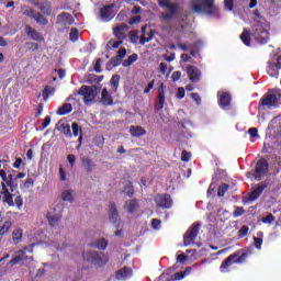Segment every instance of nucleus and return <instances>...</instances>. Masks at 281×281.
I'll return each instance as SVG.
<instances>
[{
	"label": "nucleus",
	"mask_w": 281,
	"mask_h": 281,
	"mask_svg": "<svg viewBox=\"0 0 281 281\" xmlns=\"http://www.w3.org/2000/svg\"><path fill=\"white\" fill-rule=\"evenodd\" d=\"M215 0H192L190 8L196 14H214L216 12Z\"/></svg>",
	"instance_id": "obj_1"
},
{
	"label": "nucleus",
	"mask_w": 281,
	"mask_h": 281,
	"mask_svg": "<svg viewBox=\"0 0 281 281\" xmlns=\"http://www.w3.org/2000/svg\"><path fill=\"white\" fill-rule=\"evenodd\" d=\"M19 188V183L16 180H7L1 182V194L4 196V203H8L10 207H14V194L12 192H16Z\"/></svg>",
	"instance_id": "obj_2"
},
{
	"label": "nucleus",
	"mask_w": 281,
	"mask_h": 281,
	"mask_svg": "<svg viewBox=\"0 0 281 281\" xmlns=\"http://www.w3.org/2000/svg\"><path fill=\"white\" fill-rule=\"evenodd\" d=\"M82 256L86 262H90V265H93L94 267H104L106 262H109V257L103 252L83 251Z\"/></svg>",
	"instance_id": "obj_3"
},
{
	"label": "nucleus",
	"mask_w": 281,
	"mask_h": 281,
	"mask_svg": "<svg viewBox=\"0 0 281 281\" xmlns=\"http://www.w3.org/2000/svg\"><path fill=\"white\" fill-rule=\"evenodd\" d=\"M153 38H155V30L148 27V25H144L140 29V35L133 34L131 41L139 45H146V43H150Z\"/></svg>",
	"instance_id": "obj_4"
},
{
	"label": "nucleus",
	"mask_w": 281,
	"mask_h": 281,
	"mask_svg": "<svg viewBox=\"0 0 281 281\" xmlns=\"http://www.w3.org/2000/svg\"><path fill=\"white\" fill-rule=\"evenodd\" d=\"M247 258V254H241V256H238L237 252L227 257V259H225L221 267H220V271L222 273H227V271H229V267L231 265H240L244 260H246Z\"/></svg>",
	"instance_id": "obj_5"
},
{
	"label": "nucleus",
	"mask_w": 281,
	"mask_h": 281,
	"mask_svg": "<svg viewBox=\"0 0 281 281\" xmlns=\"http://www.w3.org/2000/svg\"><path fill=\"white\" fill-rule=\"evenodd\" d=\"M280 54L272 55L271 59L268 63L267 72L271 78H278L281 69V49L279 48Z\"/></svg>",
	"instance_id": "obj_6"
},
{
	"label": "nucleus",
	"mask_w": 281,
	"mask_h": 281,
	"mask_svg": "<svg viewBox=\"0 0 281 281\" xmlns=\"http://www.w3.org/2000/svg\"><path fill=\"white\" fill-rule=\"evenodd\" d=\"M34 247H36V244H31L24 247L22 250L15 251L14 256L9 261L10 267H14L15 265H19V262H24V260H27L25 254H32L34 251Z\"/></svg>",
	"instance_id": "obj_7"
},
{
	"label": "nucleus",
	"mask_w": 281,
	"mask_h": 281,
	"mask_svg": "<svg viewBox=\"0 0 281 281\" xmlns=\"http://www.w3.org/2000/svg\"><path fill=\"white\" fill-rule=\"evenodd\" d=\"M78 95L83 97V102L86 104H91L93 100H95V95H98V88L97 87H89V86H82L78 90Z\"/></svg>",
	"instance_id": "obj_8"
},
{
	"label": "nucleus",
	"mask_w": 281,
	"mask_h": 281,
	"mask_svg": "<svg viewBox=\"0 0 281 281\" xmlns=\"http://www.w3.org/2000/svg\"><path fill=\"white\" fill-rule=\"evenodd\" d=\"M160 8L167 9L166 12H162L160 14V19L165 23H170V21H172V19L177 14V10H179V4L172 3V1H168L167 4L160 5Z\"/></svg>",
	"instance_id": "obj_9"
},
{
	"label": "nucleus",
	"mask_w": 281,
	"mask_h": 281,
	"mask_svg": "<svg viewBox=\"0 0 281 281\" xmlns=\"http://www.w3.org/2000/svg\"><path fill=\"white\" fill-rule=\"evenodd\" d=\"M254 37L257 43H260V45H266V43H269V30L267 26L258 24L254 29Z\"/></svg>",
	"instance_id": "obj_10"
},
{
	"label": "nucleus",
	"mask_w": 281,
	"mask_h": 281,
	"mask_svg": "<svg viewBox=\"0 0 281 281\" xmlns=\"http://www.w3.org/2000/svg\"><path fill=\"white\" fill-rule=\"evenodd\" d=\"M199 229L200 225L199 224H193L184 234L183 241H184V247H188V245H192L194 243V239L196 236H199Z\"/></svg>",
	"instance_id": "obj_11"
},
{
	"label": "nucleus",
	"mask_w": 281,
	"mask_h": 281,
	"mask_svg": "<svg viewBox=\"0 0 281 281\" xmlns=\"http://www.w3.org/2000/svg\"><path fill=\"white\" fill-rule=\"evenodd\" d=\"M23 14H25V16H29L30 19H34L36 23H38V25H47V23H49V21H47V18L43 16V14L38 12H35L31 8L24 9Z\"/></svg>",
	"instance_id": "obj_12"
},
{
	"label": "nucleus",
	"mask_w": 281,
	"mask_h": 281,
	"mask_svg": "<svg viewBox=\"0 0 281 281\" xmlns=\"http://www.w3.org/2000/svg\"><path fill=\"white\" fill-rule=\"evenodd\" d=\"M156 205L164 210H170L172 207V198L169 194H158L155 196Z\"/></svg>",
	"instance_id": "obj_13"
},
{
	"label": "nucleus",
	"mask_w": 281,
	"mask_h": 281,
	"mask_svg": "<svg viewBox=\"0 0 281 281\" xmlns=\"http://www.w3.org/2000/svg\"><path fill=\"white\" fill-rule=\"evenodd\" d=\"M267 170H269V165L267 164V160L266 159H260L256 165L255 179L257 181H260V177H263V175H267Z\"/></svg>",
	"instance_id": "obj_14"
},
{
	"label": "nucleus",
	"mask_w": 281,
	"mask_h": 281,
	"mask_svg": "<svg viewBox=\"0 0 281 281\" xmlns=\"http://www.w3.org/2000/svg\"><path fill=\"white\" fill-rule=\"evenodd\" d=\"M47 218H48L49 225H52V227H56L58 223H60L63 215L60 214V211H57L56 209H52L47 214Z\"/></svg>",
	"instance_id": "obj_15"
},
{
	"label": "nucleus",
	"mask_w": 281,
	"mask_h": 281,
	"mask_svg": "<svg viewBox=\"0 0 281 281\" xmlns=\"http://www.w3.org/2000/svg\"><path fill=\"white\" fill-rule=\"evenodd\" d=\"M100 16L101 21H103L104 23H109V21H111L113 16H115V12L113 11V4L102 8Z\"/></svg>",
	"instance_id": "obj_16"
},
{
	"label": "nucleus",
	"mask_w": 281,
	"mask_h": 281,
	"mask_svg": "<svg viewBox=\"0 0 281 281\" xmlns=\"http://www.w3.org/2000/svg\"><path fill=\"white\" fill-rule=\"evenodd\" d=\"M57 23L64 27H67V25H74V16L64 12L57 16Z\"/></svg>",
	"instance_id": "obj_17"
},
{
	"label": "nucleus",
	"mask_w": 281,
	"mask_h": 281,
	"mask_svg": "<svg viewBox=\"0 0 281 281\" xmlns=\"http://www.w3.org/2000/svg\"><path fill=\"white\" fill-rule=\"evenodd\" d=\"M218 104L222 109H227L232 102V95L227 92H218Z\"/></svg>",
	"instance_id": "obj_18"
},
{
	"label": "nucleus",
	"mask_w": 281,
	"mask_h": 281,
	"mask_svg": "<svg viewBox=\"0 0 281 281\" xmlns=\"http://www.w3.org/2000/svg\"><path fill=\"white\" fill-rule=\"evenodd\" d=\"M187 74L191 82H199L201 80V70L194 66H188Z\"/></svg>",
	"instance_id": "obj_19"
},
{
	"label": "nucleus",
	"mask_w": 281,
	"mask_h": 281,
	"mask_svg": "<svg viewBox=\"0 0 281 281\" xmlns=\"http://www.w3.org/2000/svg\"><path fill=\"white\" fill-rule=\"evenodd\" d=\"M261 104L263 106H268L271 109V106H276L278 104V95L276 93H268L262 100Z\"/></svg>",
	"instance_id": "obj_20"
},
{
	"label": "nucleus",
	"mask_w": 281,
	"mask_h": 281,
	"mask_svg": "<svg viewBox=\"0 0 281 281\" xmlns=\"http://www.w3.org/2000/svg\"><path fill=\"white\" fill-rule=\"evenodd\" d=\"M125 57H126V48H121L117 50L116 56L112 58L110 63L113 67H120V65L124 63Z\"/></svg>",
	"instance_id": "obj_21"
},
{
	"label": "nucleus",
	"mask_w": 281,
	"mask_h": 281,
	"mask_svg": "<svg viewBox=\"0 0 281 281\" xmlns=\"http://www.w3.org/2000/svg\"><path fill=\"white\" fill-rule=\"evenodd\" d=\"M109 217L113 225L120 227V215L117 214V207L115 206V203H110Z\"/></svg>",
	"instance_id": "obj_22"
},
{
	"label": "nucleus",
	"mask_w": 281,
	"mask_h": 281,
	"mask_svg": "<svg viewBox=\"0 0 281 281\" xmlns=\"http://www.w3.org/2000/svg\"><path fill=\"white\" fill-rule=\"evenodd\" d=\"M165 104H166V92L164 91V85H161L158 88V99L155 106L156 111H161Z\"/></svg>",
	"instance_id": "obj_23"
},
{
	"label": "nucleus",
	"mask_w": 281,
	"mask_h": 281,
	"mask_svg": "<svg viewBox=\"0 0 281 281\" xmlns=\"http://www.w3.org/2000/svg\"><path fill=\"white\" fill-rule=\"evenodd\" d=\"M123 207L127 214H135L139 210V203L137 200H127Z\"/></svg>",
	"instance_id": "obj_24"
},
{
	"label": "nucleus",
	"mask_w": 281,
	"mask_h": 281,
	"mask_svg": "<svg viewBox=\"0 0 281 281\" xmlns=\"http://www.w3.org/2000/svg\"><path fill=\"white\" fill-rule=\"evenodd\" d=\"M25 32H26L27 36H30V38H32V41H37V43H43V41H45L43 35H41V33H38L36 30L32 29V26H30V25H27L25 27Z\"/></svg>",
	"instance_id": "obj_25"
},
{
	"label": "nucleus",
	"mask_w": 281,
	"mask_h": 281,
	"mask_svg": "<svg viewBox=\"0 0 281 281\" xmlns=\"http://www.w3.org/2000/svg\"><path fill=\"white\" fill-rule=\"evenodd\" d=\"M57 131L64 133L67 137H72L71 126L66 121H59L56 125Z\"/></svg>",
	"instance_id": "obj_26"
},
{
	"label": "nucleus",
	"mask_w": 281,
	"mask_h": 281,
	"mask_svg": "<svg viewBox=\"0 0 281 281\" xmlns=\"http://www.w3.org/2000/svg\"><path fill=\"white\" fill-rule=\"evenodd\" d=\"M132 276H133V270H131V268L124 267L116 272V280L125 281V280H128V278H131Z\"/></svg>",
	"instance_id": "obj_27"
},
{
	"label": "nucleus",
	"mask_w": 281,
	"mask_h": 281,
	"mask_svg": "<svg viewBox=\"0 0 281 281\" xmlns=\"http://www.w3.org/2000/svg\"><path fill=\"white\" fill-rule=\"evenodd\" d=\"M100 102L104 106H111L113 104V98L111 97V94L109 93V90H106V88H104L101 92Z\"/></svg>",
	"instance_id": "obj_28"
},
{
	"label": "nucleus",
	"mask_w": 281,
	"mask_h": 281,
	"mask_svg": "<svg viewBox=\"0 0 281 281\" xmlns=\"http://www.w3.org/2000/svg\"><path fill=\"white\" fill-rule=\"evenodd\" d=\"M122 43H124V37L114 36V38H111L108 42L106 48L108 49H117V47H120V45H122Z\"/></svg>",
	"instance_id": "obj_29"
},
{
	"label": "nucleus",
	"mask_w": 281,
	"mask_h": 281,
	"mask_svg": "<svg viewBox=\"0 0 281 281\" xmlns=\"http://www.w3.org/2000/svg\"><path fill=\"white\" fill-rule=\"evenodd\" d=\"M82 166L86 172H93V170H95V162H93V159L89 157L82 158Z\"/></svg>",
	"instance_id": "obj_30"
},
{
	"label": "nucleus",
	"mask_w": 281,
	"mask_h": 281,
	"mask_svg": "<svg viewBox=\"0 0 281 281\" xmlns=\"http://www.w3.org/2000/svg\"><path fill=\"white\" fill-rule=\"evenodd\" d=\"M130 133L132 137H142V135H146V130L139 125H132L130 127Z\"/></svg>",
	"instance_id": "obj_31"
},
{
	"label": "nucleus",
	"mask_w": 281,
	"mask_h": 281,
	"mask_svg": "<svg viewBox=\"0 0 281 281\" xmlns=\"http://www.w3.org/2000/svg\"><path fill=\"white\" fill-rule=\"evenodd\" d=\"M265 188H267V186H265V184L255 188L251 191V193L249 194L248 201H256V199H258V196H260V194H262V192H265Z\"/></svg>",
	"instance_id": "obj_32"
},
{
	"label": "nucleus",
	"mask_w": 281,
	"mask_h": 281,
	"mask_svg": "<svg viewBox=\"0 0 281 281\" xmlns=\"http://www.w3.org/2000/svg\"><path fill=\"white\" fill-rule=\"evenodd\" d=\"M23 238V228H15L12 233V240L14 245H19Z\"/></svg>",
	"instance_id": "obj_33"
},
{
	"label": "nucleus",
	"mask_w": 281,
	"mask_h": 281,
	"mask_svg": "<svg viewBox=\"0 0 281 281\" xmlns=\"http://www.w3.org/2000/svg\"><path fill=\"white\" fill-rule=\"evenodd\" d=\"M240 40L243 41L244 45H247V47L251 45V33L249 32V30L244 29L240 35Z\"/></svg>",
	"instance_id": "obj_34"
},
{
	"label": "nucleus",
	"mask_w": 281,
	"mask_h": 281,
	"mask_svg": "<svg viewBox=\"0 0 281 281\" xmlns=\"http://www.w3.org/2000/svg\"><path fill=\"white\" fill-rule=\"evenodd\" d=\"M139 55L134 53L131 56H128L127 59L123 60L121 65H123V67H131V65L137 63Z\"/></svg>",
	"instance_id": "obj_35"
},
{
	"label": "nucleus",
	"mask_w": 281,
	"mask_h": 281,
	"mask_svg": "<svg viewBox=\"0 0 281 281\" xmlns=\"http://www.w3.org/2000/svg\"><path fill=\"white\" fill-rule=\"evenodd\" d=\"M262 238H265V233L258 232L257 237H254V245L256 249H262Z\"/></svg>",
	"instance_id": "obj_36"
},
{
	"label": "nucleus",
	"mask_w": 281,
	"mask_h": 281,
	"mask_svg": "<svg viewBox=\"0 0 281 281\" xmlns=\"http://www.w3.org/2000/svg\"><path fill=\"white\" fill-rule=\"evenodd\" d=\"M192 273V268H187L184 271L177 272L172 276V280H183L186 276H190Z\"/></svg>",
	"instance_id": "obj_37"
},
{
	"label": "nucleus",
	"mask_w": 281,
	"mask_h": 281,
	"mask_svg": "<svg viewBox=\"0 0 281 281\" xmlns=\"http://www.w3.org/2000/svg\"><path fill=\"white\" fill-rule=\"evenodd\" d=\"M63 201H67L68 203H74V190H65L61 193Z\"/></svg>",
	"instance_id": "obj_38"
},
{
	"label": "nucleus",
	"mask_w": 281,
	"mask_h": 281,
	"mask_svg": "<svg viewBox=\"0 0 281 281\" xmlns=\"http://www.w3.org/2000/svg\"><path fill=\"white\" fill-rule=\"evenodd\" d=\"M109 245V241L106 239L101 238L92 243V247H95L97 249H106Z\"/></svg>",
	"instance_id": "obj_39"
},
{
	"label": "nucleus",
	"mask_w": 281,
	"mask_h": 281,
	"mask_svg": "<svg viewBox=\"0 0 281 281\" xmlns=\"http://www.w3.org/2000/svg\"><path fill=\"white\" fill-rule=\"evenodd\" d=\"M40 9L46 16H52V4L49 2L42 3Z\"/></svg>",
	"instance_id": "obj_40"
},
{
	"label": "nucleus",
	"mask_w": 281,
	"mask_h": 281,
	"mask_svg": "<svg viewBox=\"0 0 281 281\" xmlns=\"http://www.w3.org/2000/svg\"><path fill=\"white\" fill-rule=\"evenodd\" d=\"M124 32H126V24H120L119 26L114 27V36L124 38Z\"/></svg>",
	"instance_id": "obj_41"
},
{
	"label": "nucleus",
	"mask_w": 281,
	"mask_h": 281,
	"mask_svg": "<svg viewBox=\"0 0 281 281\" xmlns=\"http://www.w3.org/2000/svg\"><path fill=\"white\" fill-rule=\"evenodd\" d=\"M72 111L71 104L65 103L61 108L58 109V115H67L69 112Z\"/></svg>",
	"instance_id": "obj_42"
},
{
	"label": "nucleus",
	"mask_w": 281,
	"mask_h": 281,
	"mask_svg": "<svg viewBox=\"0 0 281 281\" xmlns=\"http://www.w3.org/2000/svg\"><path fill=\"white\" fill-rule=\"evenodd\" d=\"M111 87L113 91H117V87H120V75H114L111 78Z\"/></svg>",
	"instance_id": "obj_43"
},
{
	"label": "nucleus",
	"mask_w": 281,
	"mask_h": 281,
	"mask_svg": "<svg viewBox=\"0 0 281 281\" xmlns=\"http://www.w3.org/2000/svg\"><path fill=\"white\" fill-rule=\"evenodd\" d=\"M229 190V184L223 183L218 187L217 196H225V193Z\"/></svg>",
	"instance_id": "obj_44"
},
{
	"label": "nucleus",
	"mask_w": 281,
	"mask_h": 281,
	"mask_svg": "<svg viewBox=\"0 0 281 281\" xmlns=\"http://www.w3.org/2000/svg\"><path fill=\"white\" fill-rule=\"evenodd\" d=\"M186 27H188V16H183L180 20V26L177 27V32H183V30H186Z\"/></svg>",
	"instance_id": "obj_45"
},
{
	"label": "nucleus",
	"mask_w": 281,
	"mask_h": 281,
	"mask_svg": "<svg viewBox=\"0 0 281 281\" xmlns=\"http://www.w3.org/2000/svg\"><path fill=\"white\" fill-rule=\"evenodd\" d=\"M14 201H13V207L16 205V207H19V210H21V207H23V198H21V195H16L14 194Z\"/></svg>",
	"instance_id": "obj_46"
},
{
	"label": "nucleus",
	"mask_w": 281,
	"mask_h": 281,
	"mask_svg": "<svg viewBox=\"0 0 281 281\" xmlns=\"http://www.w3.org/2000/svg\"><path fill=\"white\" fill-rule=\"evenodd\" d=\"M71 128H72L74 137H78V135H80V133H82V130H80V125H78V123H72Z\"/></svg>",
	"instance_id": "obj_47"
},
{
	"label": "nucleus",
	"mask_w": 281,
	"mask_h": 281,
	"mask_svg": "<svg viewBox=\"0 0 281 281\" xmlns=\"http://www.w3.org/2000/svg\"><path fill=\"white\" fill-rule=\"evenodd\" d=\"M224 8L228 12H232L234 10V0H224Z\"/></svg>",
	"instance_id": "obj_48"
},
{
	"label": "nucleus",
	"mask_w": 281,
	"mask_h": 281,
	"mask_svg": "<svg viewBox=\"0 0 281 281\" xmlns=\"http://www.w3.org/2000/svg\"><path fill=\"white\" fill-rule=\"evenodd\" d=\"M158 71L162 75L166 76L168 74V64L166 63H160Z\"/></svg>",
	"instance_id": "obj_49"
},
{
	"label": "nucleus",
	"mask_w": 281,
	"mask_h": 281,
	"mask_svg": "<svg viewBox=\"0 0 281 281\" xmlns=\"http://www.w3.org/2000/svg\"><path fill=\"white\" fill-rule=\"evenodd\" d=\"M70 41H72V43H76V41H78V29H71Z\"/></svg>",
	"instance_id": "obj_50"
},
{
	"label": "nucleus",
	"mask_w": 281,
	"mask_h": 281,
	"mask_svg": "<svg viewBox=\"0 0 281 281\" xmlns=\"http://www.w3.org/2000/svg\"><path fill=\"white\" fill-rule=\"evenodd\" d=\"M102 67V59L98 58L95 64H94V71L97 74H101L102 69H100Z\"/></svg>",
	"instance_id": "obj_51"
},
{
	"label": "nucleus",
	"mask_w": 281,
	"mask_h": 281,
	"mask_svg": "<svg viewBox=\"0 0 281 281\" xmlns=\"http://www.w3.org/2000/svg\"><path fill=\"white\" fill-rule=\"evenodd\" d=\"M151 227H153L154 229H160V228H161V221L158 220V218H154V220L151 221Z\"/></svg>",
	"instance_id": "obj_52"
},
{
	"label": "nucleus",
	"mask_w": 281,
	"mask_h": 281,
	"mask_svg": "<svg viewBox=\"0 0 281 281\" xmlns=\"http://www.w3.org/2000/svg\"><path fill=\"white\" fill-rule=\"evenodd\" d=\"M247 234H249V227L248 226H243L239 229V237L245 238V236H247Z\"/></svg>",
	"instance_id": "obj_53"
},
{
	"label": "nucleus",
	"mask_w": 281,
	"mask_h": 281,
	"mask_svg": "<svg viewBox=\"0 0 281 281\" xmlns=\"http://www.w3.org/2000/svg\"><path fill=\"white\" fill-rule=\"evenodd\" d=\"M273 221H276L273 214H268L266 217L262 218V223L266 224H271Z\"/></svg>",
	"instance_id": "obj_54"
},
{
	"label": "nucleus",
	"mask_w": 281,
	"mask_h": 281,
	"mask_svg": "<svg viewBox=\"0 0 281 281\" xmlns=\"http://www.w3.org/2000/svg\"><path fill=\"white\" fill-rule=\"evenodd\" d=\"M177 98L178 100H183V98H186V89H183V87L178 88Z\"/></svg>",
	"instance_id": "obj_55"
},
{
	"label": "nucleus",
	"mask_w": 281,
	"mask_h": 281,
	"mask_svg": "<svg viewBox=\"0 0 281 281\" xmlns=\"http://www.w3.org/2000/svg\"><path fill=\"white\" fill-rule=\"evenodd\" d=\"M142 22V16L136 15L130 19L128 23L130 25H135V23H140Z\"/></svg>",
	"instance_id": "obj_56"
},
{
	"label": "nucleus",
	"mask_w": 281,
	"mask_h": 281,
	"mask_svg": "<svg viewBox=\"0 0 281 281\" xmlns=\"http://www.w3.org/2000/svg\"><path fill=\"white\" fill-rule=\"evenodd\" d=\"M191 157H192V155L190 153H188L187 150L182 151V155H181L182 161H190Z\"/></svg>",
	"instance_id": "obj_57"
},
{
	"label": "nucleus",
	"mask_w": 281,
	"mask_h": 281,
	"mask_svg": "<svg viewBox=\"0 0 281 281\" xmlns=\"http://www.w3.org/2000/svg\"><path fill=\"white\" fill-rule=\"evenodd\" d=\"M54 88L49 87V86H46L45 89H44V93L47 98H49V95H54Z\"/></svg>",
	"instance_id": "obj_58"
},
{
	"label": "nucleus",
	"mask_w": 281,
	"mask_h": 281,
	"mask_svg": "<svg viewBox=\"0 0 281 281\" xmlns=\"http://www.w3.org/2000/svg\"><path fill=\"white\" fill-rule=\"evenodd\" d=\"M245 214V210L243 207H236L234 212L235 218H238V216H243Z\"/></svg>",
	"instance_id": "obj_59"
},
{
	"label": "nucleus",
	"mask_w": 281,
	"mask_h": 281,
	"mask_svg": "<svg viewBox=\"0 0 281 281\" xmlns=\"http://www.w3.org/2000/svg\"><path fill=\"white\" fill-rule=\"evenodd\" d=\"M124 192H125V194H127L128 196H133V192H134L133 186H131V184L126 186V187L124 188Z\"/></svg>",
	"instance_id": "obj_60"
},
{
	"label": "nucleus",
	"mask_w": 281,
	"mask_h": 281,
	"mask_svg": "<svg viewBox=\"0 0 281 281\" xmlns=\"http://www.w3.org/2000/svg\"><path fill=\"white\" fill-rule=\"evenodd\" d=\"M181 79V71H175L171 76V80L173 82H177V80H180Z\"/></svg>",
	"instance_id": "obj_61"
},
{
	"label": "nucleus",
	"mask_w": 281,
	"mask_h": 281,
	"mask_svg": "<svg viewBox=\"0 0 281 281\" xmlns=\"http://www.w3.org/2000/svg\"><path fill=\"white\" fill-rule=\"evenodd\" d=\"M191 98L195 104H201V95H199V93H191Z\"/></svg>",
	"instance_id": "obj_62"
},
{
	"label": "nucleus",
	"mask_w": 281,
	"mask_h": 281,
	"mask_svg": "<svg viewBox=\"0 0 281 281\" xmlns=\"http://www.w3.org/2000/svg\"><path fill=\"white\" fill-rule=\"evenodd\" d=\"M248 133H249L250 137H258V128H256V127H250L248 130Z\"/></svg>",
	"instance_id": "obj_63"
},
{
	"label": "nucleus",
	"mask_w": 281,
	"mask_h": 281,
	"mask_svg": "<svg viewBox=\"0 0 281 281\" xmlns=\"http://www.w3.org/2000/svg\"><path fill=\"white\" fill-rule=\"evenodd\" d=\"M59 179L61 181H67V172L63 170V167L59 168Z\"/></svg>",
	"instance_id": "obj_64"
}]
</instances>
